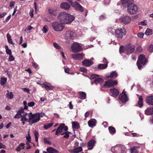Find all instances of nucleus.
<instances>
[{
	"instance_id": "a18cd8bd",
	"label": "nucleus",
	"mask_w": 153,
	"mask_h": 153,
	"mask_svg": "<svg viewBox=\"0 0 153 153\" xmlns=\"http://www.w3.org/2000/svg\"><path fill=\"white\" fill-rule=\"evenodd\" d=\"M148 50L150 52L153 51V45H151L148 48Z\"/></svg>"
},
{
	"instance_id": "bf43d9fd",
	"label": "nucleus",
	"mask_w": 153,
	"mask_h": 153,
	"mask_svg": "<svg viewBox=\"0 0 153 153\" xmlns=\"http://www.w3.org/2000/svg\"><path fill=\"white\" fill-rule=\"evenodd\" d=\"M137 35L139 37L142 38L144 36V34L143 33L140 32L138 33Z\"/></svg>"
},
{
	"instance_id": "c756f323",
	"label": "nucleus",
	"mask_w": 153,
	"mask_h": 153,
	"mask_svg": "<svg viewBox=\"0 0 153 153\" xmlns=\"http://www.w3.org/2000/svg\"><path fill=\"white\" fill-rule=\"evenodd\" d=\"M103 81V79L101 78L97 77L94 80V83L96 84L98 83L101 84L102 83Z\"/></svg>"
},
{
	"instance_id": "4be33fe9",
	"label": "nucleus",
	"mask_w": 153,
	"mask_h": 153,
	"mask_svg": "<svg viewBox=\"0 0 153 153\" xmlns=\"http://www.w3.org/2000/svg\"><path fill=\"white\" fill-rule=\"evenodd\" d=\"M146 101L147 104L153 105V95L146 97Z\"/></svg>"
},
{
	"instance_id": "4468645a",
	"label": "nucleus",
	"mask_w": 153,
	"mask_h": 153,
	"mask_svg": "<svg viewBox=\"0 0 153 153\" xmlns=\"http://www.w3.org/2000/svg\"><path fill=\"white\" fill-rule=\"evenodd\" d=\"M124 89L123 92L121 93L119 96V99L122 102H125L128 101V98L126 94L124 91Z\"/></svg>"
},
{
	"instance_id": "393cba45",
	"label": "nucleus",
	"mask_w": 153,
	"mask_h": 153,
	"mask_svg": "<svg viewBox=\"0 0 153 153\" xmlns=\"http://www.w3.org/2000/svg\"><path fill=\"white\" fill-rule=\"evenodd\" d=\"M96 121L94 119H91L88 122L89 126L91 127H93L95 126Z\"/></svg>"
},
{
	"instance_id": "f3484780",
	"label": "nucleus",
	"mask_w": 153,
	"mask_h": 153,
	"mask_svg": "<svg viewBox=\"0 0 153 153\" xmlns=\"http://www.w3.org/2000/svg\"><path fill=\"white\" fill-rule=\"evenodd\" d=\"M96 141L92 139L90 140L88 143L87 146L88 150H91L93 149Z\"/></svg>"
},
{
	"instance_id": "603ef678",
	"label": "nucleus",
	"mask_w": 153,
	"mask_h": 153,
	"mask_svg": "<svg viewBox=\"0 0 153 153\" xmlns=\"http://www.w3.org/2000/svg\"><path fill=\"white\" fill-rule=\"evenodd\" d=\"M44 140V143H48V144H50L51 143L48 140V139L46 137H44L43 138Z\"/></svg>"
},
{
	"instance_id": "7ed1b4c3",
	"label": "nucleus",
	"mask_w": 153,
	"mask_h": 153,
	"mask_svg": "<svg viewBox=\"0 0 153 153\" xmlns=\"http://www.w3.org/2000/svg\"><path fill=\"white\" fill-rule=\"evenodd\" d=\"M111 150L113 153H124L125 152L126 148L123 145H118L112 147Z\"/></svg>"
},
{
	"instance_id": "49530a36",
	"label": "nucleus",
	"mask_w": 153,
	"mask_h": 153,
	"mask_svg": "<svg viewBox=\"0 0 153 153\" xmlns=\"http://www.w3.org/2000/svg\"><path fill=\"white\" fill-rule=\"evenodd\" d=\"M142 48L140 46L137 47L136 49V51L140 53L142 51Z\"/></svg>"
},
{
	"instance_id": "e433bc0d",
	"label": "nucleus",
	"mask_w": 153,
	"mask_h": 153,
	"mask_svg": "<svg viewBox=\"0 0 153 153\" xmlns=\"http://www.w3.org/2000/svg\"><path fill=\"white\" fill-rule=\"evenodd\" d=\"M72 125L73 128H74L76 129H77L79 128V125L77 122H73L72 123Z\"/></svg>"
},
{
	"instance_id": "b1692460",
	"label": "nucleus",
	"mask_w": 153,
	"mask_h": 153,
	"mask_svg": "<svg viewBox=\"0 0 153 153\" xmlns=\"http://www.w3.org/2000/svg\"><path fill=\"white\" fill-rule=\"evenodd\" d=\"M44 86L47 90H51L53 89V86L50 83L45 82L44 84Z\"/></svg>"
},
{
	"instance_id": "3c124183",
	"label": "nucleus",
	"mask_w": 153,
	"mask_h": 153,
	"mask_svg": "<svg viewBox=\"0 0 153 153\" xmlns=\"http://www.w3.org/2000/svg\"><path fill=\"white\" fill-rule=\"evenodd\" d=\"M79 70L81 72L84 73L86 72L87 71L86 69L84 67H81Z\"/></svg>"
},
{
	"instance_id": "7c9ffc66",
	"label": "nucleus",
	"mask_w": 153,
	"mask_h": 153,
	"mask_svg": "<svg viewBox=\"0 0 153 153\" xmlns=\"http://www.w3.org/2000/svg\"><path fill=\"white\" fill-rule=\"evenodd\" d=\"M117 76V74L115 71H113L110 73V75L108 77H110L112 79H115Z\"/></svg>"
},
{
	"instance_id": "5fc2aeb1",
	"label": "nucleus",
	"mask_w": 153,
	"mask_h": 153,
	"mask_svg": "<svg viewBox=\"0 0 153 153\" xmlns=\"http://www.w3.org/2000/svg\"><path fill=\"white\" fill-rule=\"evenodd\" d=\"M37 113L38 114L39 116V117L40 118L41 117H42L45 115V114L43 112Z\"/></svg>"
},
{
	"instance_id": "dca6fc26",
	"label": "nucleus",
	"mask_w": 153,
	"mask_h": 153,
	"mask_svg": "<svg viewBox=\"0 0 153 153\" xmlns=\"http://www.w3.org/2000/svg\"><path fill=\"white\" fill-rule=\"evenodd\" d=\"M119 92L116 89L113 88L110 89V94L113 97H117L119 94Z\"/></svg>"
},
{
	"instance_id": "72a5a7b5",
	"label": "nucleus",
	"mask_w": 153,
	"mask_h": 153,
	"mask_svg": "<svg viewBox=\"0 0 153 153\" xmlns=\"http://www.w3.org/2000/svg\"><path fill=\"white\" fill-rule=\"evenodd\" d=\"M79 98L81 100H84L86 97V94L84 92H81L79 94Z\"/></svg>"
},
{
	"instance_id": "052dcab7",
	"label": "nucleus",
	"mask_w": 153,
	"mask_h": 153,
	"mask_svg": "<svg viewBox=\"0 0 153 153\" xmlns=\"http://www.w3.org/2000/svg\"><path fill=\"white\" fill-rule=\"evenodd\" d=\"M22 114H19L18 113L16 115L14 116V118H19L21 117V116H22Z\"/></svg>"
},
{
	"instance_id": "58836bf2",
	"label": "nucleus",
	"mask_w": 153,
	"mask_h": 153,
	"mask_svg": "<svg viewBox=\"0 0 153 153\" xmlns=\"http://www.w3.org/2000/svg\"><path fill=\"white\" fill-rule=\"evenodd\" d=\"M6 96L7 97L10 99H12L13 96V95L12 94V92H9L8 90L7 91V93L6 94Z\"/></svg>"
},
{
	"instance_id": "c85d7f7f",
	"label": "nucleus",
	"mask_w": 153,
	"mask_h": 153,
	"mask_svg": "<svg viewBox=\"0 0 153 153\" xmlns=\"http://www.w3.org/2000/svg\"><path fill=\"white\" fill-rule=\"evenodd\" d=\"M46 150L50 153H59V152L56 150L52 147H48L47 149Z\"/></svg>"
},
{
	"instance_id": "79ce46f5",
	"label": "nucleus",
	"mask_w": 153,
	"mask_h": 153,
	"mask_svg": "<svg viewBox=\"0 0 153 153\" xmlns=\"http://www.w3.org/2000/svg\"><path fill=\"white\" fill-rule=\"evenodd\" d=\"M99 76L98 75L95 74H92L89 75V76L88 77L91 79H96L97 77H99Z\"/></svg>"
},
{
	"instance_id": "20e7f679",
	"label": "nucleus",
	"mask_w": 153,
	"mask_h": 153,
	"mask_svg": "<svg viewBox=\"0 0 153 153\" xmlns=\"http://www.w3.org/2000/svg\"><path fill=\"white\" fill-rule=\"evenodd\" d=\"M28 114L29 118L28 121L31 122V125L37 122L40 120V118L37 113L33 114L32 112H30Z\"/></svg>"
},
{
	"instance_id": "6e6d98bb",
	"label": "nucleus",
	"mask_w": 153,
	"mask_h": 153,
	"mask_svg": "<svg viewBox=\"0 0 153 153\" xmlns=\"http://www.w3.org/2000/svg\"><path fill=\"white\" fill-rule=\"evenodd\" d=\"M27 105L29 107H32L35 105V103L33 102H28Z\"/></svg>"
},
{
	"instance_id": "680f3d73",
	"label": "nucleus",
	"mask_w": 153,
	"mask_h": 153,
	"mask_svg": "<svg viewBox=\"0 0 153 153\" xmlns=\"http://www.w3.org/2000/svg\"><path fill=\"white\" fill-rule=\"evenodd\" d=\"M5 73H7L8 76L9 77H11L12 76V74L10 71H5Z\"/></svg>"
},
{
	"instance_id": "ea45409f",
	"label": "nucleus",
	"mask_w": 153,
	"mask_h": 153,
	"mask_svg": "<svg viewBox=\"0 0 153 153\" xmlns=\"http://www.w3.org/2000/svg\"><path fill=\"white\" fill-rule=\"evenodd\" d=\"M108 129L110 133L112 134H114L116 132V130L115 128L112 126L109 127Z\"/></svg>"
},
{
	"instance_id": "774afa93",
	"label": "nucleus",
	"mask_w": 153,
	"mask_h": 153,
	"mask_svg": "<svg viewBox=\"0 0 153 153\" xmlns=\"http://www.w3.org/2000/svg\"><path fill=\"white\" fill-rule=\"evenodd\" d=\"M140 25H146L147 24L146 23V21L144 20L140 22Z\"/></svg>"
},
{
	"instance_id": "13d9d810",
	"label": "nucleus",
	"mask_w": 153,
	"mask_h": 153,
	"mask_svg": "<svg viewBox=\"0 0 153 153\" xmlns=\"http://www.w3.org/2000/svg\"><path fill=\"white\" fill-rule=\"evenodd\" d=\"M24 111V108L22 107H21L20 109L18 111L17 113L19 114H21L22 113H23Z\"/></svg>"
},
{
	"instance_id": "09e8293b",
	"label": "nucleus",
	"mask_w": 153,
	"mask_h": 153,
	"mask_svg": "<svg viewBox=\"0 0 153 153\" xmlns=\"http://www.w3.org/2000/svg\"><path fill=\"white\" fill-rule=\"evenodd\" d=\"M22 118L21 119V121H28V119L25 116H21Z\"/></svg>"
},
{
	"instance_id": "cd10ccee",
	"label": "nucleus",
	"mask_w": 153,
	"mask_h": 153,
	"mask_svg": "<svg viewBox=\"0 0 153 153\" xmlns=\"http://www.w3.org/2000/svg\"><path fill=\"white\" fill-rule=\"evenodd\" d=\"M49 13L51 16H56L57 14V11L56 10L50 9L48 10Z\"/></svg>"
},
{
	"instance_id": "a878e982",
	"label": "nucleus",
	"mask_w": 153,
	"mask_h": 153,
	"mask_svg": "<svg viewBox=\"0 0 153 153\" xmlns=\"http://www.w3.org/2000/svg\"><path fill=\"white\" fill-rule=\"evenodd\" d=\"M140 148V146H134L131 148L130 150V153H138V149Z\"/></svg>"
},
{
	"instance_id": "69168bd1",
	"label": "nucleus",
	"mask_w": 153,
	"mask_h": 153,
	"mask_svg": "<svg viewBox=\"0 0 153 153\" xmlns=\"http://www.w3.org/2000/svg\"><path fill=\"white\" fill-rule=\"evenodd\" d=\"M26 139L28 142H31V137L29 134H28V136L26 137Z\"/></svg>"
},
{
	"instance_id": "f704fd0d",
	"label": "nucleus",
	"mask_w": 153,
	"mask_h": 153,
	"mask_svg": "<svg viewBox=\"0 0 153 153\" xmlns=\"http://www.w3.org/2000/svg\"><path fill=\"white\" fill-rule=\"evenodd\" d=\"M107 67V64H99L98 65V68L99 69L105 68Z\"/></svg>"
},
{
	"instance_id": "6e6552de",
	"label": "nucleus",
	"mask_w": 153,
	"mask_h": 153,
	"mask_svg": "<svg viewBox=\"0 0 153 153\" xmlns=\"http://www.w3.org/2000/svg\"><path fill=\"white\" fill-rule=\"evenodd\" d=\"M51 24L53 28L56 31H60L63 29V25L57 22L52 23Z\"/></svg>"
},
{
	"instance_id": "2eb2a0df",
	"label": "nucleus",
	"mask_w": 153,
	"mask_h": 153,
	"mask_svg": "<svg viewBox=\"0 0 153 153\" xmlns=\"http://www.w3.org/2000/svg\"><path fill=\"white\" fill-rule=\"evenodd\" d=\"M72 5L76 10L81 12L83 11L82 7L79 4H78L77 2L75 1Z\"/></svg>"
},
{
	"instance_id": "c9c22d12",
	"label": "nucleus",
	"mask_w": 153,
	"mask_h": 153,
	"mask_svg": "<svg viewBox=\"0 0 153 153\" xmlns=\"http://www.w3.org/2000/svg\"><path fill=\"white\" fill-rule=\"evenodd\" d=\"M6 36L8 42L11 44H13L14 43H13V42L11 37L10 34L8 33H7V34Z\"/></svg>"
},
{
	"instance_id": "bb28decb",
	"label": "nucleus",
	"mask_w": 153,
	"mask_h": 153,
	"mask_svg": "<svg viewBox=\"0 0 153 153\" xmlns=\"http://www.w3.org/2000/svg\"><path fill=\"white\" fill-rule=\"evenodd\" d=\"M145 113L146 115H151L153 114V108L149 107L145 111Z\"/></svg>"
},
{
	"instance_id": "c03bdc74",
	"label": "nucleus",
	"mask_w": 153,
	"mask_h": 153,
	"mask_svg": "<svg viewBox=\"0 0 153 153\" xmlns=\"http://www.w3.org/2000/svg\"><path fill=\"white\" fill-rule=\"evenodd\" d=\"M34 136L35 138L36 141L37 142H38L39 133L38 131H35L34 132Z\"/></svg>"
},
{
	"instance_id": "aec40b11",
	"label": "nucleus",
	"mask_w": 153,
	"mask_h": 153,
	"mask_svg": "<svg viewBox=\"0 0 153 153\" xmlns=\"http://www.w3.org/2000/svg\"><path fill=\"white\" fill-rule=\"evenodd\" d=\"M123 5L124 6L128 7V6L133 3L134 0H121Z\"/></svg>"
},
{
	"instance_id": "5701e85b",
	"label": "nucleus",
	"mask_w": 153,
	"mask_h": 153,
	"mask_svg": "<svg viewBox=\"0 0 153 153\" xmlns=\"http://www.w3.org/2000/svg\"><path fill=\"white\" fill-rule=\"evenodd\" d=\"M72 58L76 60H81L82 59V54L76 53L73 54L72 55Z\"/></svg>"
},
{
	"instance_id": "412c9836",
	"label": "nucleus",
	"mask_w": 153,
	"mask_h": 153,
	"mask_svg": "<svg viewBox=\"0 0 153 153\" xmlns=\"http://www.w3.org/2000/svg\"><path fill=\"white\" fill-rule=\"evenodd\" d=\"M60 7L62 9H63L65 10H68L70 7V5L68 2H64L61 4Z\"/></svg>"
},
{
	"instance_id": "9d476101",
	"label": "nucleus",
	"mask_w": 153,
	"mask_h": 153,
	"mask_svg": "<svg viewBox=\"0 0 153 153\" xmlns=\"http://www.w3.org/2000/svg\"><path fill=\"white\" fill-rule=\"evenodd\" d=\"M120 22L126 24L129 23L131 21V18L127 15H123L120 18Z\"/></svg>"
},
{
	"instance_id": "f257e3e1",
	"label": "nucleus",
	"mask_w": 153,
	"mask_h": 153,
	"mask_svg": "<svg viewBox=\"0 0 153 153\" xmlns=\"http://www.w3.org/2000/svg\"><path fill=\"white\" fill-rule=\"evenodd\" d=\"M57 18L61 23L68 24L74 20V17L69 14L63 12L59 15Z\"/></svg>"
},
{
	"instance_id": "473e14b6",
	"label": "nucleus",
	"mask_w": 153,
	"mask_h": 153,
	"mask_svg": "<svg viewBox=\"0 0 153 153\" xmlns=\"http://www.w3.org/2000/svg\"><path fill=\"white\" fill-rule=\"evenodd\" d=\"M138 104L140 107H142L143 105V99L141 96H140L139 98V101L138 102Z\"/></svg>"
},
{
	"instance_id": "338daca9",
	"label": "nucleus",
	"mask_w": 153,
	"mask_h": 153,
	"mask_svg": "<svg viewBox=\"0 0 153 153\" xmlns=\"http://www.w3.org/2000/svg\"><path fill=\"white\" fill-rule=\"evenodd\" d=\"M6 148V146L3 145L1 143H0V149H5Z\"/></svg>"
},
{
	"instance_id": "f8f14e48",
	"label": "nucleus",
	"mask_w": 153,
	"mask_h": 153,
	"mask_svg": "<svg viewBox=\"0 0 153 153\" xmlns=\"http://www.w3.org/2000/svg\"><path fill=\"white\" fill-rule=\"evenodd\" d=\"M117 84V82L115 80H109L105 82L103 86L107 88H110L112 86L116 85Z\"/></svg>"
},
{
	"instance_id": "4c0bfd02",
	"label": "nucleus",
	"mask_w": 153,
	"mask_h": 153,
	"mask_svg": "<svg viewBox=\"0 0 153 153\" xmlns=\"http://www.w3.org/2000/svg\"><path fill=\"white\" fill-rule=\"evenodd\" d=\"M1 84L2 85H4L7 81V78H6L1 77L0 80Z\"/></svg>"
},
{
	"instance_id": "39448f33",
	"label": "nucleus",
	"mask_w": 153,
	"mask_h": 153,
	"mask_svg": "<svg viewBox=\"0 0 153 153\" xmlns=\"http://www.w3.org/2000/svg\"><path fill=\"white\" fill-rule=\"evenodd\" d=\"M126 30L124 28L117 29L115 30V34L117 38L122 39L123 36L125 35Z\"/></svg>"
},
{
	"instance_id": "f03ea898",
	"label": "nucleus",
	"mask_w": 153,
	"mask_h": 153,
	"mask_svg": "<svg viewBox=\"0 0 153 153\" xmlns=\"http://www.w3.org/2000/svg\"><path fill=\"white\" fill-rule=\"evenodd\" d=\"M148 62V60L143 54H141L139 57V59L137 62L138 68L140 70L143 68V66Z\"/></svg>"
},
{
	"instance_id": "4d7b16f0",
	"label": "nucleus",
	"mask_w": 153,
	"mask_h": 153,
	"mask_svg": "<svg viewBox=\"0 0 153 153\" xmlns=\"http://www.w3.org/2000/svg\"><path fill=\"white\" fill-rule=\"evenodd\" d=\"M47 26H45L42 29V31L44 33H46L48 31V29L47 28Z\"/></svg>"
},
{
	"instance_id": "ddd939ff",
	"label": "nucleus",
	"mask_w": 153,
	"mask_h": 153,
	"mask_svg": "<svg viewBox=\"0 0 153 153\" xmlns=\"http://www.w3.org/2000/svg\"><path fill=\"white\" fill-rule=\"evenodd\" d=\"M81 46L78 43H74L72 47V50L74 52H79L81 51Z\"/></svg>"
},
{
	"instance_id": "1a4fd4ad",
	"label": "nucleus",
	"mask_w": 153,
	"mask_h": 153,
	"mask_svg": "<svg viewBox=\"0 0 153 153\" xmlns=\"http://www.w3.org/2000/svg\"><path fill=\"white\" fill-rule=\"evenodd\" d=\"M135 48V46L133 45H127L125 47V52L127 54H129L134 51Z\"/></svg>"
},
{
	"instance_id": "37998d69",
	"label": "nucleus",
	"mask_w": 153,
	"mask_h": 153,
	"mask_svg": "<svg viewBox=\"0 0 153 153\" xmlns=\"http://www.w3.org/2000/svg\"><path fill=\"white\" fill-rule=\"evenodd\" d=\"M53 125V123H51L48 124L44 125L43 128L45 129H47L51 127Z\"/></svg>"
},
{
	"instance_id": "6ab92c4d",
	"label": "nucleus",
	"mask_w": 153,
	"mask_h": 153,
	"mask_svg": "<svg viewBox=\"0 0 153 153\" xmlns=\"http://www.w3.org/2000/svg\"><path fill=\"white\" fill-rule=\"evenodd\" d=\"M94 63L91 60L89 59H86L82 62V65L85 66H89Z\"/></svg>"
},
{
	"instance_id": "de8ad7c7",
	"label": "nucleus",
	"mask_w": 153,
	"mask_h": 153,
	"mask_svg": "<svg viewBox=\"0 0 153 153\" xmlns=\"http://www.w3.org/2000/svg\"><path fill=\"white\" fill-rule=\"evenodd\" d=\"M106 18V16L105 14L102 15L99 17V19L102 20L105 19Z\"/></svg>"
},
{
	"instance_id": "0e129e2a",
	"label": "nucleus",
	"mask_w": 153,
	"mask_h": 153,
	"mask_svg": "<svg viewBox=\"0 0 153 153\" xmlns=\"http://www.w3.org/2000/svg\"><path fill=\"white\" fill-rule=\"evenodd\" d=\"M6 53L9 54V55H11L12 54V52L11 50L8 49L7 50H6Z\"/></svg>"
},
{
	"instance_id": "0eeeda50",
	"label": "nucleus",
	"mask_w": 153,
	"mask_h": 153,
	"mask_svg": "<svg viewBox=\"0 0 153 153\" xmlns=\"http://www.w3.org/2000/svg\"><path fill=\"white\" fill-rule=\"evenodd\" d=\"M63 129L65 131H67L68 129V128L67 126H65L64 123H61L56 129L55 134L59 135V134L62 132Z\"/></svg>"
},
{
	"instance_id": "8fccbe9b",
	"label": "nucleus",
	"mask_w": 153,
	"mask_h": 153,
	"mask_svg": "<svg viewBox=\"0 0 153 153\" xmlns=\"http://www.w3.org/2000/svg\"><path fill=\"white\" fill-rule=\"evenodd\" d=\"M119 51L120 53H123L124 52H125V50H124V47L121 45L119 49Z\"/></svg>"
},
{
	"instance_id": "9b49d317",
	"label": "nucleus",
	"mask_w": 153,
	"mask_h": 153,
	"mask_svg": "<svg viewBox=\"0 0 153 153\" xmlns=\"http://www.w3.org/2000/svg\"><path fill=\"white\" fill-rule=\"evenodd\" d=\"M76 36L75 33L70 31L66 32L65 39H74Z\"/></svg>"
},
{
	"instance_id": "e2e57ef3",
	"label": "nucleus",
	"mask_w": 153,
	"mask_h": 153,
	"mask_svg": "<svg viewBox=\"0 0 153 153\" xmlns=\"http://www.w3.org/2000/svg\"><path fill=\"white\" fill-rule=\"evenodd\" d=\"M14 57L13 56L11 55H10V56L9 57V60L10 62H11L12 61H13L14 60Z\"/></svg>"
},
{
	"instance_id": "864d4df0",
	"label": "nucleus",
	"mask_w": 153,
	"mask_h": 153,
	"mask_svg": "<svg viewBox=\"0 0 153 153\" xmlns=\"http://www.w3.org/2000/svg\"><path fill=\"white\" fill-rule=\"evenodd\" d=\"M53 45L54 47L57 49H59L60 48V47L57 43L55 42L53 43Z\"/></svg>"
},
{
	"instance_id": "423d86ee",
	"label": "nucleus",
	"mask_w": 153,
	"mask_h": 153,
	"mask_svg": "<svg viewBox=\"0 0 153 153\" xmlns=\"http://www.w3.org/2000/svg\"><path fill=\"white\" fill-rule=\"evenodd\" d=\"M128 13L131 14H135L137 10V7L136 5L131 4L127 7Z\"/></svg>"
},
{
	"instance_id": "2f4dec72",
	"label": "nucleus",
	"mask_w": 153,
	"mask_h": 153,
	"mask_svg": "<svg viewBox=\"0 0 153 153\" xmlns=\"http://www.w3.org/2000/svg\"><path fill=\"white\" fill-rule=\"evenodd\" d=\"M71 134V133L70 132L65 131L63 133L61 134V135H62L64 134L65 135L63 136V138L68 139L70 136L69 134Z\"/></svg>"
},
{
	"instance_id": "a211bd4d",
	"label": "nucleus",
	"mask_w": 153,
	"mask_h": 153,
	"mask_svg": "<svg viewBox=\"0 0 153 153\" xmlns=\"http://www.w3.org/2000/svg\"><path fill=\"white\" fill-rule=\"evenodd\" d=\"M82 150V149L81 146L77 147H74V149H71L69 151L71 153H78L81 152Z\"/></svg>"
},
{
	"instance_id": "a19ab883",
	"label": "nucleus",
	"mask_w": 153,
	"mask_h": 153,
	"mask_svg": "<svg viewBox=\"0 0 153 153\" xmlns=\"http://www.w3.org/2000/svg\"><path fill=\"white\" fill-rule=\"evenodd\" d=\"M145 33L148 36L152 35L153 33V30L149 29H147L146 30Z\"/></svg>"
}]
</instances>
